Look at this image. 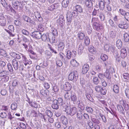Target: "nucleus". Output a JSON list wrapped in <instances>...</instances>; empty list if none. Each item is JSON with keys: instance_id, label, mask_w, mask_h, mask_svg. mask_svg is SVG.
I'll return each instance as SVG.
<instances>
[{"instance_id": "nucleus-1", "label": "nucleus", "mask_w": 129, "mask_h": 129, "mask_svg": "<svg viewBox=\"0 0 129 129\" xmlns=\"http://www.w3.org/2000/svg\"><path fill=\"white\" fill-rule=\"evenodd\" d=\"M77 111V109L75 107L71 108L70 107H68L66 109V112L71 116L75 114L76 113Z\"/></svg>"}, {"instance_id": "nucleus-2", "label": "nucleus", "mask_w": 129, "mask_h": 129, "mask_svg": "<svg viewBox=\"0 0 129 129\" xmlns=\"http://www.w3.org/2000/svg\"><path fill=\"white\" fill-rule=\"evenodd\" d=\"M78 73L77 71H74L71 73L69 75V79L71 80H76L78 77Z\"/></svg>"}, {"instance_id": "nucleus-3", "label": "nucleus", "mask_w": 129, "mask_h": 129, "mask_svg": "<svg viewBox=\"0 0 129 129\" xmlns=\"http://www.w3.org/2000/svg\"><path fill=\"white\" fill-rule=\"evenodd\" d=\"M31 35L34 38L39 39L41 38V33L39 31H35L32 33Z\"/></svg>"}, {"instance_id": "nucleus-4", "label": "nucleus", "mask_w": 129, "mask_h": 129, "mask_svg": "<svg viewBox=\"0 0 129 129\" xmlns=\"http://www.w3.org/2000/svg\"><path fill=\"white\" fill-rule=\"evenodd\" d=\"M93 26L94 29L98 31H99L103 28V26L102 24H99L98 23L93 24Z\"/></svg>"}, {"instance_id": "nucleus-5", "label": "nucleus", "mask_w": 129, "mask_h": 129, "mask_svg": "<svg viewBox=\"0 0 129 129\" xmlns=\"http://www.w3.org/2000/svg\"><path fill=\"white\" fill-rule=\"evenodd\" d=\"M6 22V19L2 14H0V25L2 26H4Z\"/></svg>"}, {"instance_id": "nucleus-6", "label": "nucleus", "mask_w": 129, "mask_h": 129, "mask_svg": "<svg viewBox=\"0 0 129 129\" xmlns=\"http://www.w3.org/2000/svg\"><path fill=\"white\" fill-rule=\"evenodd\" d=\"M57 22L59 23V24L60 26H62L63 25L64 23V20L63 16L62 15H60L57 21Z\"/></svg>"}, {"instance_id": "nucleus-7", "label": "nucleus", "mask_w": 129, "mask_h": 129, "mask_svg": "<svg viewBox=\"0 0 129 129\" xmlns=\"http://www.w3.org/2000/svg\"><path fill=\"white\" fill-rule=\"evenodd\" d=\"M19 61L17 60L14 59L12 60V63L14 69L17 70L18 69Z\"/></svg>"}, {"instance_id": "nucleus-8", "label": "nucleus", "mask_w": 129, "mask_h": 129, "mask_svg": "<svg viewBox=\"0 0 129 129\" xmlns=\"http://www.w3.org/2000/svg\"><path fill=\"white\" fill-rule=\"evenodd\" d=\"M22 18L23 20L25 21L33 24H34L35 23V22L34 21L32 20L29 17L25 15H23Z\"/></svg>"}, {"instance_id": "nucleus-9", "label": "nucleus", "mask_w": 129, "mask_h": 129, "mask_svg": "<svg viewBox=\"0 0 129 129\" xmlns=\"http://www.w3.org/2000/svg\"><path fill=\"white\" fill-rule=\"evenodd\" d=\"M89 69V65L87 64H85L83 66L82 70V73L85 74L88 71Z\"/></svg>"}, {"instance_id": "nucleus-10", "label": "nucleus", "mask_w": 129, "mask_h": 129, "mask_svg": "<svg viewBox=\"0 0 129 129\" xmlns=\"http://www.w3.org/2000/svg\"><path fill=\"white\" fill-rule=\"evenodd\" d=\"M40 93L43 96L47 98L49 96V92L48 90H41L40 91Z\"/></svg>"}, {"instance_id": "nucleus-11", "label": "nucleus", "mask_w": 129, "mask_h": 129, "mask_svg": "<svg viewBox=\"0 0 129 129\" xmlns=\"http://www.w3.org/2000/svg\"><path fill=\"white\" fill-rule=\"evenodd\" d=\"M20 54L21 55L22 57V60L23 61V63L25 66H26L27 64H30L31 63V61H29L28 60H27V58L24 55L22 54Z\"/></svg>"}, {"instance_id": "nucleus-12", "label": "nucleus", "mask_w": 129, "mask_h": 129, "mask_svg": "<svg viewBox=\"0 0 129 129\" xmlns=\"http://www.w3.org/2000/svg\"><path fill=\"white\" fill-rule=\"evenodd\" d=\"M72 86L69 82H66L64 85V89L66 91H68L71 90Z\"/></svg>"}, {"instance_id": "nucleus-13", "label": "nucleus", "mask_w": 129, "mask_h": 129, "mask_svg": "<svg viewBox=\"0 0 129 129\" xmlns=\"http://www.w3.org/2000/svg\"><path fill=\"white\" fill-rule=\"evenodd\" d=\"M120 55L122 58H124L126 56V51L125 49L123 48L121 49L120 51Z\"/></svg>"}, {"instance_id": "nucleus-14", "label": "nucleus", "mask_w": 129, "mask_h": 129, "mask_svg": "<svg viewBox=\"0 0 129 129\" xmlns=\"http://www.w3.org/2000/svg\"><path fill=\"white\" fill-rule=\"evenodd\" d=\"M59 104L57 103V100H55L53 102L52 107L53 108L55 109H58L59 108Z\"/></svg>"}, {"instance_id": "nucleus-15", "label": "nucleus", "mask_w": 129, "mask_h": 129, "mask_svg": "<svg viewBox=\"0 0 129 129\" xmlns=\"http://www.w3.org/2000/svg\"><path fill=\"white\" fill-rule=\"evenodd\" d=\"M73 15V14H72L71 12L69 11L68 12L67 14V21L69 22H71Z\"/></svg>"}, {"instance_id": "nucleus-16", "label": "nucleus", "mask_w": 129, "mask_h": 129, "mask_svg": "<svg viewBox=\"0 0 129 129\" xmlns=\"http://www.w3.org/2000/svg\"><path fill=\"white\" fill-rule=\"evenodd\" d=\"M61 121L62 123L65 125H66L68 124L67 119L65 116H62L61 117Z\"/></svg>"}, {"instance_id": "nucleus-17", "label": "nucleus", "mask_w": 129, "mask_h": 129, "mask_svg": "<svg viewBox=\"0 0 129 129\" xmlns=\"http://www.w3.org/2000/svg\"><path fill=\"white\" fill-rule=\"evenodd\" d=\"M71 64L73 67H77L79 65V63L75 59H73L70 61Z\"/></svg>"}, {"instance_id": "nucleus-18", "label": "nucleus", "mask_w": 129, "mask_h": 129, "mask_svg": "<svg viewBox=\"0 0 129 129\" xmlns=\"http://www.w3.org/2000/svg\"><path fill=\"white\" fill-rule=\"evenodd\" d=\"M64 44L63 42H60L58 45V50L61 51L64 49Z\"/></svg>"}, {"instance_id": "nucleus-19", "label": "nucleus", "mask_w": 129, "mask_h": 129, "mask_svg": "<svg viewBox=\"0 0 129 129\" xmlns=\"http://www.w3.org/2000/svg\"><path fill=\"white\" fill-rule=\"evenodd\" d=\"M84 47L82 44L80 43L79 45L78 50V53L79 55H81L82 53Z\"/></svg>"}, {"instance_id": "nucleus-20", "label": "nucleus", "mask_w": 129, "mask_h": 129, "mask_svg": "<svg viewBox=\"0 0 129 129\" xmlns=\"http://www.w3.org/2000/svg\"><path fill=\"white\" fill-rule=\"evenodd\" d=\"M69 3V0H63L62 2V5L63 7L65 8L68 6Z\"/></svg>"}, {"instance_id": "nucleus-21", "label": "nucleus", "mask_w": 129, "mask_h": 129, "mask_svg": "<svg viewBox=\"0 0 129 129\" xmlns=\"http://www.w3.org/2000/svg\"><path fill=\"white\" fill-rule=\"evenodd\" d=\"M76 10L80 13H82L83 12V9L82 7L80 5H77L75 7Z\"/></svg>"}, {"instance_id": "nucleus-22", "label": "nucleus", "mask_w": 129, "mask_h": 129, "mask_svg": "<svg viewBox=\"0 0 129 129\" xmlns=\"http://www.w3.org/2000/svg\"><path fill=\"white\" fill-rule=\"evenodd\" d=\"M13 7L16 9H17L18 8V6L19 4L18 1L14 0L12 2Z\"/></svg>"}, {"instance_id": "nucleus-23", "label": "nucleus", "mask_w": 129, "mask_h": 129, "mask_svg": "<svg viewBox=\"0 0 129 129\" xmlns=\"http://www.w3.org/2000/svg\"><path fill=\"white\" fill-rule=\"evenodd\" d=\"M85 4L86 6L88 8H90L92 6V3L90 0H86L85 1Z\"/></svg>"}, {"instance_id": "nucleus-24", "label": "nucleus", "mask_w": 129, "mask_h": 129, "mask_svg": "<svg viewBox=\"0 0 129 129\" xmlns=\"http://www.w3.org/2000/svg\"><path fill=\"white\" fill-rule=\"evenodd\" d=\"M70 98L72 101L73 102L76 101L77 100V97L75 93H72L71 95Z\"/></svg>"}, {"instance_id": "nucleus-25", "label": "nucleus", "mask_w": 129, "mask_h": 129, "mask_svg": "<svg viewBox=\"0 0 129 129\" xmlns=\"http://www.w3.org/2000/svg\"><path fill=\"white\" fill-rule=\"evenodd\" d=\"M105 4L103 1L100 2L99 3V6L100 10H103L105 8Z\"/></svg>"}, {"instance_id": "nucleus-26", "label": "nucleus", "mask_w": 129, "mask_h": 129, "mask_svg": "<svg viewBox=\"0 0 129 129\" xmlns=\"http://www.w3.org/2000/svg\"><path fill=\"white\" fill-rule=\"evenodd\" d=\"M116 35V32L115 31H111L110 33V37L112 39L115 38Z\"/></svg>"}, {"instance_id": "nucleus-27", "label": "nucleus", "mask_w": 129, "mask_h": 129, "mask_svg": "<svg viewBox=\"0 0 129 129\" xmlns=\"http://www.w3.org/2000/svg\"><path fill=\"white\" fill-rule=\"evenodd\" d=\"M122 45V43L121 40H118L116 42V46L118 49L121 48Z\"/></svg>"}, {"instance_id": "nucleus-28", "label": "nucleus", "mask_w": 129, "mask_h": 129, "mask_svg": "<svg viewBox=\"0 0 129 129\" xmlns=\"http://www.w3.org/2000/svg\"><path fill=\"white\" fill-rule=\"evenodd\" d=\"M123 39L125 42H128L129 41V35L127 33H125L123 35Z\"/></svg>"}, {"instance_id": "nucleus-29", "label": "nucleus", "mask_w": 129, "mask_h": 129, "mask_svg": "<svg viewBox=\"0 0 129 129\" xmlns=\"http://www.w3.org/2000/svg\"><path fill=\"white\" fill-rule=\"evenodd\" d=\"M118 26L119 27L121 28L126 29L128 27V24H119Z\"/></svg>"}, {"instance_id": "nucleus-30", "label": "nucleus", "mask_w": 129, "mask_h": 129, "mask_svg": "<svg viewBox=\"0 0 129 129\" xmlns=\"http://www.w3.org/2000/svg\"><path fill=\"white\" fill-rule=\"evenodd\" d=\"M93 127V124L91 122H89L86 126V129H91Z\"/></svg>"}, {"instance_id": "nucleus-31", "label": "nucleus", "mask_w": 129, "mask_h": 129, "mask_svg": "<svg viewBox=\"0 0 129 129\" xmlns=\"http://www.w3.org/2000/svg\"><path fill=\"white\" fill-rule=\"evenodd\" d=\"M114 91L116 93H118L119 92V88L117 85H114L113 88Z\"/></svg>"}, {"instance_id": "nucleus-32", "label": "nucleus", "mask_w": 129, "mask_h": 129, "mask_svg": "<svg viewBox=\"0 0 129 129\" xmlns=\"http://www.w3.org/2000/svg\"><path fill=\"white\" fill-rule=\"evenodd\" d=\"M104 77H105L107 79H110L111 78L110 75L108 72V71L106 70L104 74Z\"/></svg>"}, {"instance_id": "nucleus-33", "label": "nucleus", "mask_w": 129, "mask_h": 129, "mask_svg": "<svg viewBox=\"0 0 129 129\" xmlns=\"http://www.w3.org/2000/svg\"><path fill=\"white\" fill-rule=\"evenodd\" d=\"M89 50L90 52L93 54H95L96 53L95 49L93 46H90L89 48Z\"/></svg>"}, {"instance_id": "nucleus-34", "label": "nucleus", "mask_w": 129, "mask_h": 129, "mask_svg": "<svg viewBox=\"0 0 129 129\" xmlns=\"http://www.w3.org/2000/svg\"><path fill=\"white\" fill-rule=\"evenodd\" d=\"M84 34L83 33H81L78 34V39L80 40H83L84 37Z\"/></svg>"}, {"instance_id": "nucleus-35", "label": "nucleus", "mask_w": 129, "mask_h": 129, "mask_svg": "<svg viewBox=\"0 0 129 129\" xmlns=\"http://www.w3.org/2000/svg\"><path fill=\"white\" fill-rule=\"evenodd\" d=\"M17 105L15 103L12 104L11 106V108L12 110H16L17 108Z\"/></svg>"}, {"instance_id": "nucleus-36", "label": "nucleus", "mask_w": 129, "mask_h": 129, "mask_svg": "<svg viewBox=\"0 0 129 129\" xmlns=\"http://www.w3.org/2000/svg\"><path fill=\"white\" fill-rule=\"evenodd\" d=\"M101 57L102 60L104 61L106 60L108 58V56L104 54L101 55Z\"/></svg>"}, {"instance_id": "nucleus-37", "label": "nucleus", "mask_w": 129, "mask_h": 129, "mask_svg": "<svg viewBox=\"0 0 129 129\" xmlns=\"http://www.w3.org/2000/svg\"><path fill=\"white\" fill-rule=\"evenodd\" d=\"M92 82L94 84H98L99 83V81L97 77H94L92 79Z\"/></svg>"}, {"instance_id": "nucleus-38", "label": "nucleus", "mask_w": 129, "mask_h": 129, "mask_svg": "<svg viewBox=\"0 0 129 129\" xmlns=\"http://www.w3.org/2000/svg\"><path fill=\"white\" fill-rule=\"evenodd\" d=\"M86 30L88 34L90 35L92 32V29L89 25H88L87 26Z\"/></svg>"}, {"instance_id": "nucleus-39", "label": "nucleus", "mask_w": 129, "mask_h": 129, "mask_svg": "<svg viewBox=\"0 0 129 129\" xmlns=\"http://www.w3.org/2000/svg\"><path fill=\"white\" fill-rule=\"evenodd\" d=\"M49 39L50 41L52 43H56L57 42V40L54 37H52V38L49 37Z\"/></svg>"}, {"instance_id": "nucleus-40", "label": "nucleus", "mask_w": 129, "mask_h": 129, "mask_svg": "<svg viewBox=\"0 0 129 129\" xmlns=\"http://www.w3.org/2000/svg\"><path fill=\"white\" fill-rule=\"evenodd\" d=\"M90 40L88 37H86L85 38L84 43L86 45H88L90 43Z\"/></svg>"}, {"instance_id": "nucleus-41", "label": "nucleus", "mask_w": 129, "mask_h": 129, "mask_svg": "<svg viewBox=\"0 0 129 129\" xmlns=\"http://www.w3.org/2000/svg\"><path fill=\"white\" fill-rule=\"evenodd\" d=\"M102 89V87L99 85H98L95 86V91L97 92H100Z\"/></svg>"}, {"instance_id": "nucleus-42", "label": "nucleus", "mask_w": 129, "mask_h": 129, "mask_svg": "<svg viewBox=\"0 0 129 129\" xmlns=\"http://www.w3.org/2000/svg\"><path fill=\"white\" fill-rule=\"evenodd\" d=\"M7 72L6 70H3L0 72V77H3L7 75Z\"/></svg>"}, {"instance_id": "nucleus-43", "label": "nucleus", "mask_w": 129, "mask_h": 129, "mask_svg": "<svg viewBox=\"0 0 129 129\" xmlns=\"http://www.w3.org/2000/svg\"><path fill=\"white\" fill-rule=\"evenodd\" d=\"M46 113L48 117H51L53 115L52 112L50 110H47L46 111Z\"/></svg>"}, {"instance_id": "nucleus-44", "label": "nucleus", "mask_w": 129, "mask_h": 129, "mask_svg": "<svg viewBox=\"0 0 129 129\" xmlns=\"http://www.w3.org/2000/svg\"><path fill=\"white\" fill-rule=\"evenodd\" d=\"M71 97L70 93L67 92L65 94L64 97L67 99L69 100Z\"/></svg>"}, {"instance_id": "nucleus-45", "label": "nucleus", "mask_w": 129, "mask_h": 129, "mask_svg": "<svg viewBox=\"0 0 129 129\" xmlns=\"http://www.w3.org/2000/svg\"><path fill=\"white\" fill-rule=\"evenodd\" d=\"M51 31L53 35L56 36L57 35V31L56 29L53 28H52Z\"/></svg>"}, {"instance_id": "nucleus-46", "label": "nucleus", "mask_w": 129, "mask_h": 129, "mask_svg": "<svg viewBox=\"0 0 129 129\" xmlns=\"http://www.w3.org/2000/svg\"><path fill=\"white\" fill-rule=\"evenodd\" d=\"M98 18H92L91 21V23H92V24H94V23H98Z\"/></svg>"}, {"instance_id": "nucleus-47", "label": "nucleus", "mask_w": 129, "mask_h": 129, "mask_svg": "<svg viewBox=\"0 0 129 129\" xmlns=\"http://www.w3.org/2000/svg\"><path fill=\"white\" fill-rule=\"evenodd\" d=\"M77 115L78 118L79 119H82V117L83 114L80 111H79L77 113Z\"/></svg>"}, {"instance_id": "nucleus-48", "label": "nucleus", "mask_w": 129, "mask_h": 129, "mask_svg": "<svg viewBox=\"0 0 129 129\" xmlns=\"http://www.w3.org/2000/svg\"><path fill=\"white\" fill-rule=\"evenodd\" d=\"M117 108L118 110L120 112H122L123 111V109L122 106L120 105H117Z\"/></svg>"}, {"instance_id": "nucleus-49", "label": "nucleus", "mask_w": 129, "mask_h": 129, "mask_svg": "<svg viewBox=\"0 0 129 129\" xmlns=\"http://www.w3.org/2000/svg\"><path fill=\"white\" fill-rule=\"evenodd\" d=\"M123 76L124 79L127 80L129 79V74L128 73H124L123 75Z\"/></svg>"}, {"instance_id": "nucleus-50", "label": "nucleus", "mask_w": 129, "mask_h": 129, "mask_svg": "<svg viewBox=\"0 0 129 129\" xmlns=\"http://www.w3.org/2000/svg\"><path fill=\"white\" fill-rule=\"evenodd\" d=\"M119 12L121 15L124 16L126 13L125 11L122 9H119Z\"/></svg>"}, {"instance_id": "nucleus-51", "label": "nucleus", "mask_w": 129, "mask_h": 129, "mask_svg": "<svg viewBox=\"0 0 129 129\" xmlns=\"http://www.w3.org/2000/svg\"><path fill=\"white\" fill-rule=\"evenodd\" d=\"M56 63L57 65L59 67H60L62 66V61L59 60H57Z\"/></svg>"}, {"instance_id": "nucleus-52", "label": "nucleus", "mask_w": 129, "mask_h": 129, "mask_svg": "<svg viewBox=\"0 0 129 129\" xmlns=\"http://www.w3.org/2000/svg\"><path fill=\"white\" fill-rule=\"evenodd\" d=\"M29 102L28 103L30 105L33 107H34L35 108H36L37 107V106H36V104L34 102H30V100L28 99Z\"/></svg>"}, {"instance_id": "nucleus-53", "label": "nucleus", "mask_w": 129, "mask_h": 129, "mask_svg": "<svg viewBox=\"0 0 129 129\" xmlns=\"http://www.w3.org/2000/svg\"><path fill=\"white\" fill-rule=\"evenodd\" d=\"M124 92L126 97L129 99V89L128 88H126Z\"/></svg>"}, {"instance_id": "nucleus-54", "label": "nucleus", "mask_w": 129, "mask_h": 129, "mask_svg": "<svg viewBox=\"0 0 129 129\" xmlns=\"http://www.w3.org/2000/svg\"><path fill=\"white\" fill-rule=\"evenodd\" d=\"M21 32L24 35L28 36L29 35L28 31L25 29H22L21 30Z\"/></svg>"}, {"instance_id": "nucleus-55", "label": "nucleus", "mask_w": 129, "mask_h": 129, "mask_svg": "<svg viewBox=\"0 0 129 129\" xmlns=\"http://www.w3.org/2000/svg\"><path fill=\"white\" fill-rule=\"evenodd\" d=\"M98 77L100 79L101 81L102 80H104V75L102 74H99L98 75Z\"/></svg>"}, {"instance_id": "nucleus-56", "label": "nucleus", "mask_w": 129, "mask_h": 129, "mask_svg": "<svg viewBox=\"0 0 129 129\" xmlns=\"http://www.w3.org/2000/svg\"><path fill=\"white\" fill-rule=\"evenodd\" d=\"M38 30L40 31L43 32L44 30V28L41 24H39L38 26Z\"/></svg>"}, {"instance_id": "nucleus-57", "label": "nucleus", "mask_w": 129, "mask_h": 129, "mask_svg": "<svg viewBox=\"0 0 129 129\" xmlns=\"http://www.w3.org/2000/svg\"><path fill=\"white\" fill-rule=\"evenodd\" d=\"M71 52L69 51H68L67 52V58L69 59L71 58Z\"/></svg>"}, {"instance_id": "nucleus-58", "label": "nucleus", "mask_w": 129, "mask_h": 129, "mask_svg": "<svg viewBox=\"0 0 129 129\" xmlns=\"http://www.w3.org/2000/svg\"><path fill=\"white\" fill-rule=\"evenodd\" d=\"M19 126L20 128L22 129H25L26 128V126L25 124L22 122H21Z\"/></svg>"}, {"instance_id": "nucleus-59", "label": "nucleus", "mask_w": 129, "mask_h": 129, "mask_svg": "<svg viewBox=\"0 0 129 129\" xmlns=\"http://www.w3.org/2000/svg\"><path fill=\"white\" fill-rule=\"evenodd\" d=\"M99 16L102 21H104V20L105 17L102 13H101L99 14Z\"/></svg>"}, {"instance_id": "nucleus-60", "label": "nucleus", "mask_w": 129, "mask_h": 129, "mask_svg": "<svg viewBox=\"0 0 129 129\" xmlns=\"http://www.w3.org/2000/svg\"><path fill=\"white\" fill-rule=\"evenodd\" d=\"M42 40L44 41H45L47 39V37L45 34H43V35L41 34V38Z\"/></svg>"}, {"instance_id": "nucleus-61", "label": "nucleus", "mask_w": 129, "mask_h": 129, "mask_svg": "<svg viewBox=\"0 0 129 129\" xmlns=\"http://www.w3.org/2000/svg\"><path fill=\"white\" fill-rule=\"evenodd\" d=\"M7 66L9 71L11 72H12L13 70L11 64L10 63H8L7 65Z\"/></svg>"}, {"instance_id": "nucleus-62", "label": "nucleus", "mask_w": 129, "mask_h": 129, "mask_svg": "<svg viewBox=\"0 0 129 129\" xmlns=\"http://www.w3.org/2000/svg\"><path fill=\"white\" fill-rule=\"evenodd\" d=\"M53 89L55 92H56L58 91L59 88L57 85H54L53 87Z\"/></svg>"}, {"instance_id": "nucleus-63", "label": "nucleus", "mask_w": 129, "mask_h": 129, "mask_svg": "<svg viewBox=\"0 0 129 129\" xmlns=\"http://www.w3.org/2000/svg\"><path fill=\"white\" fill-rule=\"evenodd\" d=\"M0 116L3 118H6L7 116V114L5 112H2L0 114Z\"/></svg>"}, {"instance_id": "nucleus-64", "label": "nucleus", "mask_w": 129, "mask_h": 129, "mask_svg": "<svg viewBox=\"0 0 129 129\" xmlns=\"http://www.w3.org/2000/svg\"><path fill=\"white\" fill-rule=\"evenodd\" d=\"M86 110L87 112L90 113H92L93 111V110L92 108L88 107H86Z\"/></svg>"}]
</instances>
